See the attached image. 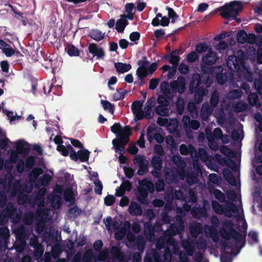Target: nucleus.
I'll return each instance as SVG.
<instances>
[{
	"mask_svg": "<svg viewBox=\"0 0 262 262\" xmlns=\"http://www.w3.org/2000/svg\"><path fill=\"white\" fill-rule=\"evenodd\" d=\"M172 160L174 163L178 167L182 168V169L185 168L186 163L180 156H174L172 158Z\"/></svg>",
	"mask_w": 262,
	"mask_h": 262,
	"instance_id": "obj_54",
	"label": "nucleus"
},
{
	"mask_svg": "<svg viewBox=\"0 0 262 262\" xmlns=\"http://www.w3.org/2000/svg\"><path fill=\"white\" fill-rule=\"evenodd\" d=\"M69 147L71 150V154H70V157L72 160L75 161L79 160L82 162L88 161L90 152L88 149L79 150L76 152L72 146H70Z\"/></svg>",
	"mask_w": 262,
	"mask_h": 262,
	"instance_id": "obj_11",
	"label": "nucleus"
},
{
	"mask_svg": "<svg viewBox=\"0 0 262 262\" xmlns=\"http://www.w3.org/2000/svg\"><path fill=\"white\" fill-rule=\"evenodd\" d=\"M246 56L242 50L236 52V55H231L228 56L227 60V66L229 69L234 72H238L245 66Z\"/></svg>",
	"mask_w": 262,
	"mask_h": 262,
	"instance_id": "obj_5",
	"label": "nucleus"
},
{
	"mask_svg": "<svg viewBox=\"0 0 262 262\" xmlns=\"http://www.w3.org/2000/svg\"><path fill=\"white\" fill-rule=\"evenodd\" d=\"M144 231L145 236L150 241L155 238V229L150 222H147L144 225Z\"/></svg>",
	"mask_w": 262,
	"mask_h": 262,
	"instance_id": "obj_21",
	"label": "nucleus"
},
{
	"mask_svg": "<svg viewBox=\"0 0 262 262\" xmlns=\"http://www.w3.org/2000/svg\"><path fill=\"white\" fill-rule=\"evenodd\" d=\"M222 225L226 228H228L227 230L225 228L222 227L220 229L221 236L226 241H229L231 237L234 239L237 245H241V247H236L237 253L239 252L241 249L243 248L246 244V237L247 236V226L246 224L245 227H243L244 231L243 234H241L233 228V224L231 221L228 220L223 223Z\"/></svg>",
	"mask_w": 262,
	"mask_h": 262,
	"instance_id": "obj_2",
	"label": "nucleus"
},
{
	"mask_svg": "<svg viewBox=\"0 0 262 262\" xmlns=\"http://www.w3.org/2000/svg\"><path fill=\"white\" fill-rule=\"evenodd\" d=\"M148 74L147 69L143 70L140 68H138L136 71V75L138 78H145Z\"/></svg>",
	"mask_w": 262,
	"mask_h": 262,
	"instance_id": "obj_62",
	"label": "nucleus"
},
{
	"mask_svg": "<svg viewBox=\"0 0 262 262\" xmlns=\"http://www.w3.org/2000/svg\"><path fill=\"white\" fill-rule=\"evenodd\" d=\"M89 52L97 59H102L104 55V52L102 48H98L96 44L92 43L88 47Z\"/></svg>",
	"mask_w": 262,
	"mask_h": 262,
	"instance_id": "obj_17",
	"label": "nucleus"
},
{
	"mask_svg": "<svg viewBox=\"0 0 262 262\" xmlns=\"http://www.w3.org/2000/svg\"><path fill=\"white\" fill-rule=\"evenodd\" d=\"M65 50L70 56H78L80 54L78 49L72 44L68 43Z\"/></svg>",
	"mask_w": 262,
	"mask_h": 262,
	"instance_id": "obj_27",
	"label": "nucleus"
},
{
	"mask_svg": "<svg viewBox=\"0 0 262 262\" xmlns=\"http://www.w3.org/2000/svg\"><path fill=\"white\" fill-rule=\"evenodd\" d=\"M143 102L144 100H136L133 102L132 104V110L133 113H136V112L142 110Z\"/></svg>",
	"mask_w": 262,
	"mask_h": 262,
	"instance_id": "obj_52",
	"label": "nucleus"
},
{
	"mask_svg": "<svg viewBox=\"0 0 262 262\" xmlns=\"http://www.w3.org/2000/svg\"><path fill=\"white\" fill-rule=\"evenodd\" d=\"M185 104L184 99L180 96L178 97L176 102V108L178 114L182 115L184 110Z\"/></svg>",
	"mask_w": 262,
	"mask_h": 262,
	"instance_id": "obj_29",
	"label": "nucleus"
},
{
	"mask_svg": "<svg viewBox=\"0 0 262 262\" xmlns=\"http://www.w3.org/2000/svg\"><path fill=\"white\" fill-rule=\"evenodd\" d=\"M16 239L26 241L28 238V235L25 228L21 226L15 230Z\"/></svg>",
	"mask_w": 262,
	"mask_h": 262,
	"instance_id": "obj_24",
	"label": "nucleus"
},
{
	"mask_svg": "<svg viewBox=\"0 0 262 262\" xmlns=\"http://www.w3.org/2000/svg\"><path fill=\"white\" fill-rule=\"evenodd\" d=\"M189 230L192 237L196 238L203 232V226L200 223H192L190 225Z\"/></svg>",
	"mask_w": 262,
	"mask_h": 262,
	"instance_id": "obj_20",
	"label": "nucleus"
},
{
	"mask_svg": "<svg viewBox=\"0 0 262 262\" xmlns=\"http://www.w3.org/2000/svg\"><path fill=\"white\" fill-rule=\"evenodd\" d=\"M51 179L52 177L49 173H45L39 179L38 181L41 185L47 186L49 185Z\"/></svg>",
	"mask_w": 262,
	"mask_h": 262,
	"instance_id": "obj_45",
	"label": "nucleus"
},
{
	"mask_svg": "<svg viewBox=\"0 0 262 262\" xmlns=\"http://www.w3.org/2000/svg\"><path fill=\"white\" fill-rule=\"evenodd\" d=\"M184 222L181 217L177 216L175 223H171L169 228L164 233L166 234V236H169L170 239H174L173 237L180 234L184 230Z\"/></svg>",
	"mask_w": 262,
	"mask_h": 262,
	"instance_id": "obj_6",
	"label": "nucleus"
},
{
	"mask_svg": "<svg viewBox=\"0 0 262 262\" xmlns=\"http://www.w3.org/2000/svg\"><path fill=\"white\" fill-rule=\"evenodd\" d=\"M138 192L140 195L138 197V200L141 203H144V201L146 202V199L148 196L147 190L143 187H140L138 188Z\"/></svg>",
	"mask_w": 262,
	"mask_h": 262,
	"instance_id": "obj_40",
	"label": "nucleus"
},
{
	"mask_svg": "<svg viewBox=\"0 0 262 262\" xmlns=\"http://www.w3.org/2000/svg\"><path fill=\"white\" fill-rule=\"evenodd\" d=\"M220 98L219 93L217 90L213 91L210 99V104L212 107H215L219 103Z\"/></svg>",
	"mask_w": 262,
	"mask_h": 262,
	"instance_id": "obj_35",
	"label": "nucleus"
},
{
	"mask_svg": "<svg viewBox=\"0 0 262 262\" xmlns=\"http://www.w3.org/2000/svg\"><path fill=\"white\" fill-rule=\"evenodd\" d=\"M111 254L112 256L118 259L120 261H123L124 260V254L121 251V248L116 246H113L111 248Z\"/></svg>",
	"mask_w": 262,
	"mask_h": 262,
	"instance_id": "obj_22",
	"label": "nucleus"
},
{
	"mask_svg": "<svg viewBox=\"0 0 262 262\" xmlns=\"http://www.w3.org/2000/svg\"><path fill=\"white\" fill-rule=\"evenodd\" d=\"M166 10L168 11V17L170 19H171V23L173 24L176 21V19L179 18V15L176 13L174 10L169 7H166Z\"/></svg>",
	"mask_w": 262,
	"mask_h": 262,
	"instance_id": "obj_53",
	"label": "nucleus"
},
{
	"mask_svg": "<svg viewBox=\"0 0 262 262\" xmlns=\"http://www.w3.org/2000/svg\"><path fill=\"white\" fill-rule=\"evenodd\" d=\"M126 92V91L123 88L117 89L116 92L113 95L114 100L118 101L123 99L124 98V95Z\"/></svg>",
	"mask_w": 262,
	"mask_h": 262,
	"instance_id": "obj_42",
	"label": "nucleus"
},
{
	"mask_svg": "<svg viewBox=\"0 0 262 262\" xmlns=\"http://www.w3.org/2000/svg\"><path fill=\"white\" fill-rule=\"evenodd\" d=\"M178 79L179 81L173 80L170 82L171 91L174 93L178 92L180 94H183L185 90V79L181 76H179Z\"/></svg>",
	"mask_w": 262,
	"mask_h": 262,
	"instance_id": "obj_12",
	"label": "nucleus"
},
{
	"mask_svg": "<svg viewBox=\"0 0 262 262\" xmlns=\"http://www.w3.org/2000/svg\"><path fill=\"white\" fill-rule=\"evenodd\" d=\"M180 171L177 169L166 168L165 171V178L169 184L178 181Z\"/></svg>",
	"mask_w": 262,
	"mask_h": 262,
	"instance_id": "obj_15",
	"label": "nucleus"
},
{
	"mask_svg": "<svg viewBox=\"0 0 262 262\" xmlns=\"http://www.w3.org/2000/svg\"><path fill=\"white\" fill-rule=\"evenodd\" d=\"M128 25V22L127 20H125L123 17H120V19L117 20L116 30L119 33H122Z\"/></svg>",
	"mask_w": 262,
	"mask_h": 262,
	"instance_id": "obj_28",
	"label": "nucleus"
},
{
	"mask_svg": "<svg viewBox=\"0 0 262 262\" xmlns=\"http://www.w3.org/2000/svg\"><path fill=\"white\" fill-rule=\"evenodd\" d=\"M208 48L209 46L206 43L204 42H201L195 45V52L198 54L203 53L208 51Z\"/></svg>",
	"mask_w": 262,
	"mask_h": 262,
	"instance_id": "obj_36",
	"label": "nucleus"
},
{
	"mask_svg": "<svg viewBox=\"0 0 262 262\" xmlns=\"http://www.w3.org/2000/svg\"><path fill=\"white\" fill-rule=\"evenodd\" d=\"M155 188L158 192H161L164 190L165 182L163 179H158L155 182Z\"/></svg>",
	"mask_w": 262,
	"mask_h": 262,
	"instance_id": "obj_59",
	"label": "nucleus"
},
{
	"mask_svg": "<svg viewBox=\"0 0 262 262\" xmlns=\"http://www.w3.org/2000/svg\"><path fill=\"white\" fill-rule=\"evenodd\" d=\"M35 163V158L33 156H30L26 159V163L25 164L26 168L30 169L34 166Z\"/></svg>",
	"mask_w": 262,
	"mask_h": 262,
	"instance_id": "obj_64",
	"label": "nucleus"
},
{
	"mask_svg": "<svg viewBox=\"0 0 262 262\" xmlns=\"http://www.w3.org/2000/svg\"><path fill=\"white\" fill-rule=\"evenodd\" d=\"M248 101L251 106L259 105L258 96L256 93H251L248 96Z\"/></svg>",
	"mask_w": 262,
	"mask_h": 262,
	"instance_id": "obj_37",
	"label": "nucleus"
},
{
	"mask_svg": "<svg viewBox=\"0 0 262 262\" xmlns=\"http://www.w3.org/2000/svg\"><path fill=\"white\" fill-rule=\"evenodd\" d=\"M168 106L158 105L155 108L156 114L160 116L166 117L169 115V109Z\"/></svg>",
	"mask_w": 262,
	"mask_h": 262,
	"instance_id": "obj_31",
	"label": "nucleus"
},
{
	"mask_svg": "<svg viewBox=\"0 0 262 262\" xmlns=\"http://www.w3.org/2000/svg\"><path fill=\"white\" fill-rule=\"evenodd\" d=\"M29 202V196L24 193L20 192L17 196V202L19 204L25 205Z\"/></svg>",
	"mask_w": 262,
	"mask_h": 262,
	"instance_id": "obj_49",
	"label": "nucleus"
},
{
	"mask_svg": "<svg viewBox=\"0 0 262 262\" xmlns=\"http://www.w3.org/2000/svg\"><path fill=\"white\" fill-rule=\"evenodd\" d=\"M71 145L69 144L67 147L63 145H58L57 147V150L61 153L63 156H68L70 153L71 154V150L69 147Z\"/></svg>",
	"mask_w": 262,
	"mask_h": 262,
	"instance_id": "obj_44",
	"label": "nucleus"
},
{
	"mask_svg": "<svg viewBox=\"0 0 262 262\" xmlns=\"http://www.w3.org/2000/svg\"><path fill=\"white\" fill-rule=\"evenodd\" d=\"M254 86L258 93L262 95V76L254 80Z\"/></svg>",
	"mask_w": 262,
	"mask_h": 262,
	"instance_id": "obj_51",
	"label": "nucleus"
},
{
	"mask_svg": "<svg viewBox=\"0 0 262 262\" xmlns=\"http://www.w3.org/2000/svg\"><path fill=\"white\" fill-rule=\"evenodd\" d=\"M213 107L209 105L208 102H204L201 107L200 116L202 119L206 121L213 112Z\"/></svg>",
	"mask_w": 262,
	"mask_h": 262,
	"instance_id": "obj_18",
	"label": "nucleus"
},
{
	"mask_svg": "<svg viewBox=\"0 0 262 262\" xmlns=\"http://www.w3.org/2000/svg\"><path fill=\"white\" fill-rule=\"evenodd\" d=\"M164 261L170 262L172 259V254L170 249L168 246H167L164 250L163 254Z\"/></svg>",
	"mask_w": 262,
	"mask_h": 262,
	"instance_id": "obj_60",
	"label": "nucleus"
},
{
	"mask_svg": "<svg viewBox=\"0 0 262 262\" xmlns=\"http://www.w3.org/2000/svg\"><path fill=\"white\" fill-rule=\"evenodd\" d=\"M213 194L215 198L220 202L223 203L225 202V194L220 190L215 189L213 191Z\"/></svg>",
	"mask_w": 262,
	"mask_h": 262,
	"instance_id": "obj_58",
	"label": "nucleus"
},
{
	"mask_svg": "<svg viewBox=\"0 0 262 262\" xmlns=\"http://www.w3.org/2000/svg\"><path fill=\"white\" fill-rule=\"evenodd\" d=\"M211 205L212 209L217 214L222 215L225 212L226 208L217 202L213 201Z\"/></svg>",
	"mask_w": 262,
	"mask_h": 262,
	"instance_id": "obj_34",
	"label": "nucleus"
},
{
	"mask_svg": "<svg viewBox=\"0 0 262 262\" xmlns=\"http://www.w3.org/2000/svg\"><path fill=\"white\" fill-rule=\"evenodd\" d=\"M243 4L238 1L231 2L229 4L220 7L217 10L220 12V15L226 19L232 18L237 21L240 22L241 19L237 18L239 13L243 9Z\"/></svg>",
	"mask_w": 262,
	"mask_h": 262,
	"instance_id": "obj_4",
	"label": "nucleus"
},
{
	"mask_svg": "<svg viewBox=\"0 0 262 262\" xmlns=\"http://www.w3.org/2000/svg\"><path fill=\"white\" fill-rule=\"evenodd\" d=\"M137 64L139 66L138 68L143 70L147 69V66L149 64V62L147 60L146 57L144 56L142 59L138 61Z\"/></svg>",
	"mask_w": 262,
	"mask_h": 262,
	"instance_id": "obj_61",
	"label": "nucleus"
},
{
	"mask_svg": "<svg viewBox=\"0 0 262 262\" xmlns=\"http://www.w3.org/2000/svg\"><path fill=\"white\" fill-rule=\"evenodd\" d=\"M63 198L67 202H74V196L73 190L71 188H67L63 193Z\"/></svg>",
	"mask_w": 262,
	"mask_h": 262,
	"instance_id": "obj_41",
	"label": "nucleus"
},
{
	"mask_svg": "<svg viewBox=\"0 0 262 262\" xmlns=\"http://www.w3.org/2000/svg\"><path fill=\"white\" fill-rule=\"evenodd\" d=\"M218 59L215 52L212 51L211 49L208 50V52L202 57V62L207 66H212L215 64Z\"/></svg>",
	"mask_w": 262,
	"mask_h": 262,
	"instance_id": "obj_16",
	"label": "nucleus"
},
{
	"mask_svg": "<svg viewBox=\"0 0 262 262\" xmlns=\"http://www.w3.org/2000/svg\"><path fill=\"white\" fill-rule=\"evenodd\" d=\"M10 236L9 230L7 227H3L0 228V238L5 240L9 238Z\"/></svg>",
	"mask_w": 262,
	"mask_h": 262,
	"instance_id": "obj_57",
	"label": "nucleus"
},
{
	"mask_svg": "<svg viewBox=\"0 0 262 262\" xmlns=\"http://www.w3.org/2000/svg\"><path fill=\"white\" fill-rule=\"evenodd\" d=\"M43 169L39 167L34 168L30 172L29 177L30 180H36L38 179L39 176L42 174Z\"/></svg>",
	"mask_w": 262,
	"mask_h": 262,
	"instance_id": "obj_33",
	"label": "nucleus"
},
{
	"mask_svg": "<svg viewBox=\"0 0 262 262\" xmlns=\"http://www.w3.org/2000/svg\"><path fill=\"white\" fill-rule=\"evenodd\" d=\"M111 130L117 137L112 141L115 151L118 152V150H124L125 146L129 142V136L132 134L130 126L126 125L122 127L120 123H116L111 127Z\"/></svg>",
	"mask_w": 262,
	"mask_h": 262,
	"instance_id": "obj_3",
	"label": "nucleus"
},
{
	"mask_svg": "<svg viewBox=\"0 0 262 262\" xmlns=\"http://www.w3.org/2000/svg\"><path fill=\"white\" fill-rule=\"evenodd\" d=\"M34 251L33 253V256L36 259H39L43 255L44 251V248L42 245H39L36 247H34Z\"/></svg>",
	"mask_w": 262,
	"mask_h": 262,
	"instance_id": "obj_48",
	"label": "nucleus"
},
{
	"mask_svg": "<svg viewBox=\"0 0 262 262\" xmlns=\"http://www.w3.org/2000/svg\"><path fill=\"white\" fill-rule=\"evenodd\" d=\"M221 245L223 249L220 259L222 262H232V255L233 254L234 248L229 244L227 241H221Z\"/></svg>",
	"mask_w": 262,
	"mask_h": 262,
	"instance_id": "obj_10",
	"label": "nucleus"
},
{
	"mask_svg": "<svg viewBox=\"0 0 262 262\" xmlns=\"http://www.w3.org/2000/svg\"><path fill=\"white\" fill-rule=\"evenodd\" d=\"M186 181L190 186H192L198 181L196 174L193 172H189L186 176Z\"/></svg>",
	"mask_w": 262,
	"mask_h": 262,
	"instance_id": "obj_46",
	"label": "nucleus"
},
{
	"mask_svg": "<svg viewBox=\"0 0 262 262\" xmlns=\"http://www.w3.org/2000/svg\"><path fill=\"white\" fill-rule=\"evenodd\" d=\"M101 103L104 110H108L112 115L114 114V106L113 104L108 101L103 100H101Z\"/></svg>",
	"mask_w": 262,
	"mask_h": 262,
	"instance_id": "obj_50",
	"label": "nucleus"
},
{
	"mask_svg": "<svg viewBox=\"0 0 262 262\" xmlns=\"http://www.w3.org/2000/svg\"><path fill=\"white\" fill-rule=\"evenodd\" d=\"M147 161L144 156L141 155H136L133 160V163L134 164H138V165H141Z\"/></svg>",
	"mask_w": 262,
	"mask_h": 262,
	"instance_id": "obj_63",
	"label": "nucleus"
},
{
	"mask_svg": "<svg viewBox=\"0 0 262 262\" xmlns=\"http://www.w3.org/2000/svg\"><path fill=\"white\" fill-rule=\"evenodd\" d=\"M182 244L187 254L190 256H192L194 252L195 246L194 243L187 239L183 241Z\"/></svg>",
	"mask_w": 262,
	"mask_h": 262,
	"instance_id": "obj_23",
	"label": "nucleus"
},
{
	"mask_svg": "<svg viewBox=\"0 0 262 262\" xmlns=\"http://www.w3.org/2000/svg\"><path fill=\"white\" fill-rule=\"evenodd\" d=\"M128 211L132 216H141L143 213L141 206L137 202L134 201L130 203Z\"/></svg>",
	"mask_w": 262,
	"mask_h": 262,
	"instance_id": "obj_19",
	"label": "nucleus"
},
{
	"mask_svg": "<svg viewBox=\"0 0 262 262\" xmlns=\"http://www.w3.org/2000/svg\"><path fill=\"white\" fill-rule=\"evenodd\" d=\"M247 37V33L244 30H242L237 33L236 40L238 43L244 44L246 42Z\"/></svg>",
	"mask_w": 262,
	"mask_h": 262,
	"instance_id": "obj_43",
	"label": "nucleus"
},
{
	"mask_svg": "<svg viewBox=\"0 0 262 262\" xmlns=\"http://www.w3.org/2000/svg\"><path fill=\"white\" fill-rule=\"evenodd\" d=\"M26 245V241L17 240L13 245L14 248L17 252H21Z\"/></svg>",
	"mask_w": 262,
	"mask_h": 262,
	"instance_id": "obj_39",
	"label": "nucleus"
},
{
	"mask_svg": "<svg viewBox=\"0 0 262 262\" xmlns=\"http://www.w3.org/2000/svg\"><path fill=\"white\" fill-rule=\"evenodd\" d=\"M223 174L225 179L231 185H236V180L233 176L231 171L228 169H224L223 171Z\"/></svg>",
	"mask_w": 262,
	"mask_h": 262,
	"instance_id": "obj_25",
	"label": "nucleus"
},
{
	"mask_svg": "<svg viewBox=\"0 0 262 262\" xmlns=\"http://www.w3.org/2000/svg\"><path fill=\"white\" fill-rule=\"evenodd\" d=\"M151 164L154 169L161 170L162 168V161L159 156H154L151 160Z\"/></svg>",
	"mask_w": 262,
	"mask_h": 262,
	"instance_id": "obj_30",
	"label": "nucleus"
},
{
	"mask_svg": "<svg viewBox=\"0 0 262 262\" xmlns=\"http://www.w3.org/2000/svg\"><path fill=\"white\" fill-rule=\"evenodd\" d=\"M221 66L212 67L209 69V73L211 75L215 77L217 82L220 85L224 84L232 75L231 73L225 72Z\"/></svg>",
	"mask_w": 262,
	"mask_h": 262,
	"instance_id": "obj_8",
	"label": "nucleus"
},
{
	"mask_svg": "<svg viewBox=\"0 0 262 262\" xmlns=\"http://www.w3.org/2000/svg\"><path fill=\"white\" fill-rule=\"evenodd\" d=\"M248 104L243 101L236 103L235 105V111L237 113L245 111L248 109Z\"/></svg>",
	"mask_w": 262,
	"mask_h": 262,
	"instance_id": "obj_47",
	"label": "nucleus"
},
{
	"mask_svg": "<svg viewBox=\"0 0 262 262\" xmlns=\"http://www.w3.org/2000/svg\"><path fill=\"white\" fill-rule=\"evenodd\" d=\"M148 170V162L145 161V162L139 165V169L137 174L139 176H142Z\"/></svg>",
	"mask_w": 262,
	"mask_h": 262,
	"instance_id": "obj_55",
	"label": "nucleus"
},
{
	"mask_svg": "<svg viewBox=\"0 0 262 262\" xmlns=\"http://www.w3.org/2000/svg\"><path fill=\"white\" fill-rule=\"evenodd\" d=\"M115 67L118 73H124L129 71L132 68V66L129 63L117 62L115 63Z\"/></svg>",
	"mask_w": 262,
	"mask_h": 262,
	"instance_id": "obj_26",
	"label": "nucleus"
},
{
	"mask_svg": "<svg viewBox=\"0 0 262 262\" xmlns=\"http://www.w3.org/2000/svg\"><path fill=\"white\" fill-rule=\"evenodd\" d=\"M175 241L174 239H171L169 236H166V234L164 233L163 236L160 237L157 241L156 247L158 250L165 248L168 245L174 246Z\"/></svg>",
	"mask_w": 262,
	"mask_h": 262,
	"instance_id": "obj_14",
	"label": "nucleus"
},
{
	"mask_svg": "<svg viewBox=\"0 0 262 262\" xmlns=\"http://www.w3.org/2000/svg\"><path fill=\"white\" fill-rule=\"evenodd\" d=\"M243 92L241 90L235 89L230 91L228 94V98L230 100H234L242 97Z\"/></svg>",
	"mask_w": 262,
	"mask_h": 262,
	"instance_id": "obj_38",
	"label": "nucleus"
},
{
	"mask_svg": "<svg viewBox=\"0 0 262 262\" xmlns=\"http://www.w3.org/2000/svg\"><path fill=\"white\" fill-rule=\"evenodd\" d=\"M181 50V48L180 47L179 49L172 51L169 54L163 56V59H168L169 62L172 64V66L178 67L181 59L180 57Z\"/></svg>",
	"mask_w": 262,
	"mask_h": 262,
	"instance_id": "obj_13",
	"label": "nucleus"
},
{
	"mask_svg": "<svg viewBox=\"0 0 262 262\" xmlns=\"http://www.w3.org/2000/svg\"><path fill=\"white\" fill-rule=\"evenodd\" d=\"M199 58V56L196 52L192 51L187 54L186 60L189 63H192L197 61Z\"/></svg>",
	"mask_w": 262,
	"mask_h": 262,
	"instance_id": "obj_56",
	"label": "nucleus"
},
{
	"mask_svg": "<svg viewBox=\"0 0 262 262\" xmlns=\"http://www.w3.org/2000/svg\"><path fill=\"white\" fill-rule=\"evenodd\" d=\"M5 215L6 216L7 221L10 219L13 223H17L20 220V211L15 207L12 203L9 202L3 210Z\"/></svg>",
	"mask_w": 262,
	"mask_h": 262,
	"instance_id": "obj_9",
	"label": "nucleus"
},
{
	"mask_svg": "<svg viewBox=\"0 0 262 262\" xmlns=\"http://www.w3.org/2000/svg\"><path fill=\"white\" fill-rule=\"evenodd\" d=\"M89 36L95 40L99 41L104 38V33L98 30H92L90 33Z\"/></svg>",
	"mask_w": 262,
	"mask_h": 262,
	"instance_id": "obj_32",
	"label": "nucleus"
},
{
	"mask_svg": "<svg viewBox=\"0 0 262 262\" xmlns=\"http://www.w3.org/2000/svg\"><path fill=\"white\" fill-rule=\"evenodd\" d=\"M15 148L16 151L13 150L10 156V162L12 163H15L17 162L18 158V154L26 155L30 150L29 144L23 140L16 142Z\"/></svg>",
	"mask_w": 262,
	"mask_h": 262,
	"instance_id": "obj_7",
	"label": "nucleus"
},
{
	"mask_svg": "<svg viewBox=\"0 0 262 262\" xmlns=\"http://www.w3.org/2000/svg\"><path fill=\"white\" fill-rule=\"evenodd\" d=\"M212 81L209 76L201 75L199 73L193 74L189 83V91L193 94V100L196 104L202 102L204 97L208 93L207 89Z\"/></svg>",
	"mask_w": 262,
	"mask_h": 262,
	"instance_id": "obj_1",
	"label": "nucleus"
}]
</instances>
